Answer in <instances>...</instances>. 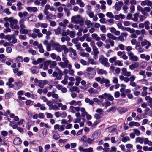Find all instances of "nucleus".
<instances>
[{
	"instance_id": "f257e3e1",
	"label": "nucleus",
	"mask_w": 152,
	"mask_h": 152,
	"mask_svg": "<svg viewBox=\"0 0 152 152\" xmlns=\"http://www.w3.org/2000/svg\"><path fill=\"white\" fill-rule=\"evenodd\" d=\"M71 21L73 23L79 24L80 26H82L84 24L83 19L79 15L73 16L71 18Z\"/></svg>"
},
{
	"instance_id": "f03ea898",
	"label": "nucleus",
	"mask_w": 152,
	"mask_h": 152,
	"mask_svg": "<svg viewBox=\"0 0 152 152\" xmlns=\"http://www.w3.org/2000/svg\"><path fill=\"white\" fill-rule=\"evenodd\" d=\"M62 59L66 67L68 68H72V66L68 60L66 55L62 54Z\"/></svg>"
},
{
	"instance_id": "7ed1b4c3",
	"label": "nucleus",
	"mask_w": 152,
	"mask_h": 152,
	"mask_svg": "<svg viewBox=\"0 0 152 152\" xmlns=\"http://www.w3.org/2000/svg\"><path fill=\"white\" fill-rule=\"evenodd\" d=\"M99 61L105 67L108 68L110 66V64L108 62V59L105 57H101L99 59Z\"/></svg>"
},
{
	"instance_id": "20e7f679",
	"label": "nucleus",
	"mask_w": 152,
	"mask_h": 152,
	"mask_svg": "<svg viewBox=\"0 0 152 152\" xmlns=\"http://www.w3.org/2000/svg\"><path fill=\"white\" fill-rule=\"evenodd\" d=\"M129 56V59L133 61H137L138 60L139 58L136 56L134 55L132 52H130L127 53Z\"/></svg>"
},
{
	"instance_id": "39448f33",
	"label": "nucleus",
	"mask_w": 152,
	"mask_h": 152,
	"mask_svg": "<svg viewBox=\"0 0 152 152\" xmlns=\"http://www.w3.org/2000/svg\"><path fill=\"white\" fill-rule=\"evenodd\" d=\"M87 73L89 76H94L95 74V71L91 67H88L86 69Z\"/></svg>"
},
{
	"instance_id": "423d86ee",
	"label": "nucleus",
	"mask_w": 152,
	"mask_h": 152,
	"mask_svg": "<svg viewBox=\"0 0 152 152\" xmlns=\"http://www.w3.org/2000/svg\"><path fill=\"white\" fill-rule=\"evenodd\" d=\"M4 20L5 21H9L10 23H13L14 24H16L18 23V21L17 19H14L13 17L8 18L7 17H5L4 18Z\"/></svg>"
},
{
	"instance_id": "0eeeda50",
	"label": "nucleus",
	"mask_w": 152,
	"mask_h": 152,
	"mask_svg": "<svg viewBox=\"0 0 152 152\" xmlns=\"http://www.w3.org/2000/svg\"><path fill=\"white\" fill-rule=\"evenodd\" d=\"M124 5V3L121 1H119L116 2L114 7L116 10L119 11L121 10V7Z\"/></svg>"
},
{
	"instance_id": "6e6552de",
	"label": "nucleus",
	"mask_w": 152,
	"mask_h": 152,
	"mask_svg": "<svg viewBox=\"0 0 152 152\" xmlns=\"http://www.w3.org/2000/svg\"><path fill=\"white\" fill-rule=\"evenodd\" d=\"M117 55L124 60H127L128 57L126 55L125 51H118L117 53Z\"/></svg>"
},
{
	"instance_id": "1a4fd4ad",
	"label": "nucleus",
	"mask_w": 152,
	"mask_h": 152,
	"mask_svg": "<svg viewBox=\"0 0 152 152\" xmlns=\"http://www.w3.org/2000/svg\"><path fill=\"white\" fill-rule=\"evenodd\" d=\"M122 75L124 76L129 77L131 75V72L129 71H127V69L126 68H123L121 69Z\"/></svg>"
},
{
	"instance_id": "9d476101",
	"label": "nucleus",
	"mask_w": 152,
	"mask_h": 152,
	"mask_svg": "<svg viewBox=\"0 0 152 152\" xmlns=\"http://www.w3.org/2000/svg\"><path fill=\"white\" fill-rule=\"evenodd\" d=\"M110 82L109 80L103 78L102 79L101 82H100V83L103 84L104 83L105 84V86L107 87H108L110 86Z\"/></svg>"
},
{
	"instance_id": "9b49d317",
	"label": "nucleus",
	"mask_w": 152,
	"mask_h": 152,
	"mask_svg": "<svg viewBox=\"0 0 152 152\" xmlns=\"http://www.w3.org/2000/svg\"><path fill=\"white\" fill-rule=\"evenodd\" d=\"M69 110L72 113H75L76 112H78L80 111V107H74L71 105L69 107Z\"/></svg>"
},
{
	"instance_id": "f8f14e48",
	"label": "nucleus",
	"mask_w": 152,
	"mask_h": 152,
	"mask_svg": "<svg viewBox=\"0 0 152 152\" xmlns=\"http://www.w3.org/2000/svg\"><path fill=\"white\" fill-rule=\"evenodd\" d=\"M135 49L139 53H142L145 51L144 49L142 48L139 43L136 44Z\"/></svg>"
},
{
	"instance_id": "ddd939ff",
	"label": "nucleus",
	"mask_w": 152,
	"mask_h": 152,
	"mask_svg": "<svg viewBox=\"0 0 152 152\" xmlns=\"http://www.w3.org/2000/svg\"><path fill=\"white\" fill-rule=\"evenodd\" d=\"M110 31L113 34H114L116 36H119L120 34V32L119 31L116 30V29L114 27H113L110 28Z\"/></svg>"
},
{
	"instance_id": "4468645a",
	"label": "nucleus",
	"mask_w": 152,
	"mask_h": 152,
	"mask_svg": "<svg viewBox=\"0 0 152 152\" xmlns=\"http://www.w3.org/2000/svg\"><path fill=\"white\" fill-rule=\"evenodd\" d=\"M48 65H50V67L51 68H53L55 67L57 63L56 61H52L50 60L47 61Z\"/></svg>"
},
{
	"instance_id": "2eb2a0df",
	"label": "nucleus",
	"mask_w": 152,
	"mask_h": 152,
	"mask_svg": "<svg viewBox=\"0 0 152 152\" xmlns=\"http://www.w3.org/2000/svg\"><path fill=\"white\" fill-rule=\"evenodd\" d=\"M97 72L98 74L99 75H106L107 74V71L102 69H99V68L97 69Z\"/></svg>"
},
{
	"instance_id": "dca6fc26",
	"label": "nucleus",
	"mask_w": 152,
	"mask_h": 152,
	"mask_svg": "<svg viewBox=\"0 0 152 152\" xmlns=\"http://www.w3.org/2000/svg\"><path fill=\"white\" fill-rule=\"evenodd\" d=\"M139 66V64L138 62H136L132 64L129 66V69L132 70H133L134 69L137 68Z\"/></svg>"
},
{
	"instance_id": "f3484780",
	"label": "nucleus",
	"mask_w": 152,
	"mask_h": 152,
	"mask_svg": "<svg viewBox=\"0 0 152 152\" xmlns=\"http://www.w3.org/2000/svg\"><path fill=\"white\" fill-rule=\"evenodd\" d=\"M15 89L18 90L20 89L23 86V83L21 82H18L15 83Z\"/></svg>"
},
{
	"instance_id": "a211bd4d",
	"label": "nucleus",
	"mask_w": 152,
	"mask_h": 152,
	"mask_svg": "<svg viewBox=\"0 0 152 152\" xmlns=\"http://www.w3.org/2000/svg\"><path fill=\"white\" fill-rule=\"evenodd\" d=\"M116 128L115 126H111L107 129V131L109 133H113L115 132Z\"/></svg>"
},
{
	"instance_id": "6ab92c4d",
	"label": "nucleus",
	"mask_w": 152,
	"mask_h": 152,
	"mask_svg": "<svg viewBox=\"0 0 152 152\" xmlns=\"http://www.w3.org/2000/svg\"><path fill=\"white\" fill-rule=\"evenodd\" d=\"M100 3L101 4V6L100 9L102 10H105L106 9V7L105 6V5L106 4V3L105 1L102 0L99 1Z\"/></svg>"
},
{
	"instance_id": "aec40b11",
	"label": "nucleus",
	"mask_w": 152,
	"mask_h": 152,
	"mask_svg": "<svg viewBox=\"0 0 152 152\" xmlns=\"http://www.w3.org/2000/svg\"><path fill=\"white\" fill-rule=\"evenodd\" d=\"M61 50L64 51V54H67L69 51V48H66V46L64 45H62L61 46Z\"/></svg>"
},
{
	"instance_id": "412c9836",
	"label": "nucleus",
	"mask_w": 152,
	"mask_h": 152,
	"mask_svg": "<svg viewBox=\"0 0 152 152\" xmlns=\"http://www.w3.org/2000/svg\"><path fill=\"white\" fill-rule=\"evenodd\" d=\"M21 142L22 141L18 137L15 138L13 141L14 144L16 145H18L20 144L21 143Z\"/></svg>"
},
{
	"instance_id": "4be33fe9",
	"label": "nucleus",
	"mask_w": 152,
	"mask_h": 152,
	"mask_svg": "<svg viewBox=\"0 0 152 152\" xmlns=\"http://www.w3.org/2000/svg\"><path fill=\"white\" fill-rule=\"evenodd\" d=\"M151 11L150 8L148 7H145L143 8V11L144 13L143 14L147 17L149 16V14L148 13H146L145 12H149Z\"/></svg>"
},
{
	"instance_id": "5701e85b",
	"label": "nucleus",
	"mask_w": 152,
	"mask_h": 152,
	"mask_svg": "<svg viewBox=\"0 0 152 152\" xmlns=\"http://www.w3.org/2000/svg\"><path fill=\"white\" fill-rule=\"evenodd\" d=\"M59 45H55L53 46V48L54 49L57 51L58 52H60L61 51V46Z\"/></svg>"
},
{
	"instance_id": "b1692460",
	"label": "nucleus",
	"mask_w": 152,
	"mask_h": 152,
	"mask_svg": "<svg viewBox=\"0 0 152 152\" xmlns=\"http://www.w3.org/2000/svg\"><path fill=\"white\" fill-rule=\"evenodd\" d=\"M26 9L29 12H36L38 10L37 9L36 7H27Z\"/></svg>"
},
{
	"instance_id": "393cba45",
	"label": "nucleus",
	"mask_w": 152,
	"mask_h": 152,
	"mask_svg": "<svg viewBox=\"0 0 152 152\" xmlns=\"http://www.w3.org/2000/svg\"><path fill=\"white\" fill-rule=\"evenodd\" d=\"M107 36L108 38L112 39L113 40H116L117 39V37L111 33H108L107 34Z\"/></svg>"
},
{
	"instance_id": "a878e982",
	"label": "nucleus",
	"mask_w": 152,
	"mask_h": 152,
	"mask_svg": "<svg viewBox=\"0 0 152 152\" xmlns=\"http://www.w3.org/2000/svg\"><path fill=\"white\" fill-rule=\"evenodd\" d=\"M129 125L131 127L133 126H134L138 127L140 125V124L139 123L137 122L131 121L129 123Z\"/></svg>"
},
{
	"instance_id": "bb28decb",
	"label": "nucleus",
	"mask_w": 152,
	"mask_h": 152,
	"mask_svg": "<svg viewBox=\"0 0 152 152\" xmlns=\"http://www.w3.org/2000/svg\"><path fill=\"white\" fill-rule=\"evenodd\" d=\"M91 37L93 39L97 41H99L100 39V38L97 34L96 33H93L91 35Z\"/></svg>"
},
{
	"instance_id": "cd10ccee",
	"label": "nucleus",
	"mask_w": 152,
	"mask_h": 152,
	"mask_svg": "<svg viewBox=\"0 0 152 152\" xmlns=\"http://www.w3.org/2000/svg\"><path fill=\"white\" fill-rule=\"evenodd\" d=\"M25 20L24 19H21L19 21V24L20 27V29H23L26 28V26L24 25V23Z\"/></svg>"
},
{
	"instance_id": "c85d7f7f",
	"label": "nucleus",
	"mask_w": 152,
	"mask_h": 152,
	"mask_svg": "<svg viewBox=\"0 0 152 152\" xmlns=\"http://www.w3.org/2000/svg\"><path fill=\"white\" fill-rule=\"evenodd\" d=\"M80 110L82 113L81 116L83 117H85L87 114V112L86 111V109L84 107L80 108Z\"/></svg>"
},
{
	"instance_id": "c756f323",
	"label": "nucleus",
	"mask_w": 152,
	"mask_h": 152,
	"mask_svg": "<svg viewBox=\"0 0 152 152\" xmlns=\"http://www.w3.org/2000/svg\"><path fill=\"white\" fill-rule=\"evenodd\" d=\"M144 138H141L140 137H137L136 139V142H139L140 144H143L144 142Z\"/></svg>"
},
{
	"instance_id": "7c9ffc66",
	"label": "nucleus",
	"mask_w": 152,
	"mask_h": 152,
	"mask_svg": "<svg viewBox=\"0 0 152 152\" xmlns=\"http://www.w3.org/2000/svg\"><path fill=\"white\" fill-rule=\"evenodd\" d=\"M124 30L130 32V33H133L135 31V30L134 29L131 28L129 27H124Z\"/></svg>"
},
{
	"instance_id": "2f4dec72",
	"label": "nucleus",
	"mask_w": 152,
	"mask_h": 152,
	"mask_svg": "<svg viewBox=\"0 0 152 152\" xmlns=\"http://www.w3.org/2000/svg\"><path fill=\"white\" fill-rule=\"evenodd\" d=\"M114 23V20L113 19L107 20L105 21V23L108 25H111Z\"/></svg>"
},
{
	"instance_id": "473e14b6",
	"label": "nucleus",
	"mask_w": 152,
	"mask_h": 152,
	"mask_svg": "<svg viewBox=\"0 0 152 152\" xmlns=\"http://www.w3.org/2000/svg\"><path fill=\"white\" fill-rule=\"evenodd\" d=\"M92 49L94 52L93 55L95 56H97L99 53L98 48L96 47Z\"/></svg>"
},
{
	"instance_id": "72a5a7b5",
	"label": "nucleus",
	"mask_w": 152,
	"mask_h": 152,
	"mask_svg": "<svg viewBox=\"0 0 152 152\" xmlns=\"http://www.w3.org/2000/svg\"><path fill=\"white\" fill-rule=\"evenodd\" d=\"M69 78V77L67 75L65 76L64 79L61 81V83L64 85H66L67 83V80Z\"/></svg>"
},
{
	"instance_id": "f704fd0d",
	"label": "nucleus",
	"mask_w": 152,
	"mask_h": 152,
	"mask_svg": "<svg viewBox=\"0 0 152 152\" xmlns=\"http://www.w3.org/2000/svg\"><path fill=\"white\" fill-rule=\"evenodd\" d=\"M88 92L91 94H96L98 93V91L95 90L93 88H91L88 90Z\"/></svg>"
},
{
	"instance_id": "c9c22d12",
	"label": "nucleus",
	"mask_w": 152,
	"mask_h": 152,
	"mask_svg": "<svg viewBox=\"0 0 152 152\" xmlns=\"http://www.w3.org/2000/svg\"><path fill=\"white\" fill-rule=\"evenodd\" d=\"M134 17L132 18V20L134 22H136L138 20V18L139 17V14L138 13H135L133 15Z\"/></svg>"
},
{
	"instance_id": "e433bc0d",
	"label": "nucleus",
	"mask_w": 152,
	"mask_h": 152,
	"mask_svg": "<svg viewBox=\"0 0 152 152\" xmlns=\"http://www.w3.org/2000/svg\"><path fill=\"white\" fill-rule=\"evenodd\" d=\"M105 42L106 43H110L112 47H113L114 46L115 44L114 42L113 41L111 40V39H110L108 38V39H107L105 40Z\"/></svg>"
},
{
	"instance_id": "4c0bfd02",
	"label": "nucleus",
	"mask_w": 152,
	"mask_h": 152,
	"mask_svg": "<svg viewBox=\"0 0 152 152\" xmlns=\"http://www.w3.org/2000/svg\"><path fill=\"white\" fill-rule=\"evenodd\" d=\"M147 16L142 15H139V20L140 22H143L144 20L146 18Z\"/></svg>"
},
{
	"instance_id": "58836bf2",
	"label": "nucleus",
	"mask_w": 152,
	"mask_h": 152,
	"mask_svg": "<svg viewBox=\"0 0 152 152\" xmlns=\"http://www.w3.org/2000/svg\"><path fill=\"white\" fill-rule=\"evenodd\" d=\"M133 131L134 133L137 136H139L141 134L140 131L137 129H134Z\"/></svg>"
},
{
	"instance_id": "ea45409f",
	"label": "nucleus",
	"mask_w": 152,
	"mask_h": 152,
	"mask_svg": "<svg viewBox=\"0 0 152 152\" xmlns=\"http://www.w3.org/2000/svg\"><path fill=\"white\" fill-rule=\"evenodd\" d=\"M76 3L81 7H83L84 6V3L82 0H77Z\"/></svg>"
},
{
	"instance_id": "a19ab883",
	"label": "nucleus",
	"mask_w": 152,
	"mask_h": 152,
	"mask_svg": "<svg viewBox=\"0 0 152 152\" xmlns=\"http://www.w3.org/2000/svg\"><path fill=\"white\" fill-rule=\"evenodd\" d=\"M70 91L71 92L75 91L77 93H79L80 90L78 87H73L70 89Z\"/></svg>"
},
{
	"instance_id": "79ce46f5",
	"label": "nucleus",
	"mask_w": 152,
	"mask_h": 152,
	"mask_svg": "<svg viewBox=\"0 0 152 152\" xmlns=\"http://www.w3.org/2000/svg\"><path fill=\"white\" fill-rule=\"evenodd\" d=\"M37 48L39 49V52L41 53H44V50L43 48V46L42 44H39L37 46Z\"/></svg>"
},
{
	"instance_id": "37998d69",
	"label": "nucleus",
	"mask_w": 152,
	"mask_h": 152,
	"mask_svg": "<svg viewBox=\"0 0 152 152\" xmlns=\"http://www.w3.org/2000/svg\"><path fill=\"white\" fill-rule=\"evenodd\" d=\"M108 94L105 93L102 95H99L98 96V98L101 99H105L107 97Z\"/></svg>"
},
{
	"instance_id": "c03bdc74",
	"label": "nucleus",
	"mask_w": 152,
	"mask_h": 152,
	"mask_svg": "<svg viewBox=\"0 0 152 152\" xmlns=\"http://www.w3.org/2000/svg\"><path fill=\"white\" fill-rule=\"evenodd\" d=\"M85 23L88 28L91 27L93 25L91 21L89 20H86L85 22Z\"/></svg>"
},
{
	"instance_id": "a18cd8bd",
	"label": "nucleus",
	"mask_w": 152,
	"mask_h": 152,
	"mask_svg": "<svg viewBox=\"0 0 152 152\" xmlns=\"http://www.w3.org/2000/svg\"><path fill=\"white\" fill-rule=\"evenodd\" d=\"M61 29L60 27H58L54 30L55 33L56 35H58L61 33Z\"/></svg>"
},
{
	"instance_id": "49530a36",
	"label": "nucleus",
	"mask_w": 152,
	"mask_h": 152,
	"mask_svg": "<svg viewBox=\"0 0 152 152\" xmlns=\"http://www.w3.org/2000/svg\"><path fill=\"white\" fill-rule=\"evenodd\" d=\"M35 16L33 15H31L28 18V20L29 21H34L35 20Z\"/></svg>"
},
{
	"instance_id": "de8ad7c7",
	"label": "nucleus",
	"mask_w": 152,
	"mask_h": 152,
	"mask_svg": "<svg viewBox=\"0 0 152 152\" xmlns=\"http://www.w3.org/2000/svg\"><path fill=\"white\" fill-rule=\"evenodd\" d=\"M87 14L90 18H93L94 17V14L91 10L87 11Z\"/></svg>"
},
{
	"instance_id": "09e8293b",
	"label": "nucleus",
	"mask_w": 152,
	"mask_h": 152,
	"mask_svg": "<svg viewBox=\"0 0 152 152\" xmlns=\"http://www.w3.org/2000/svg\"><path fill=\"white\" fill-rule=\"evenodd\" d=\"M114 65L115 66H122L123 65V63L120 60H117L115 62Z\"/></svg>"
},
{
	"instance_id": "8fccbe9b",
	"label": "nucleus",
	"mask_w": 152,
	"mask_h": 152,
	"mask_svg": "<svg viewBox=\"0 0 152 152\" xmlns=\"http://www.w3.org/2000/svg\"><path fill=\"white\" fill-rule=\"evenodd\" d=\"M58 77H57V80H60L61 79V77L63 75V73L62 72V71L61 70L58 71Z\"/></svg>"
},
{
	"instance_id": "3c124183",
	"label": "nucleus",
	"mask_w": 152,
	"mask_h": 152,
	"mask_svg": "<svg viewBox=\"0 0 152 152\" xmlns=\"http://www.w3.org/2000/svg\"><path fill=\"white\" fill-rule=\"evenodd\" d=\"M80 55L83 57L88 58L89 57V54L87 53L81 52L80 53Z\"/></svg>"
},
{
	"instance_id": "603ef678",
	"label": "nucleus",
	"mask_w": 152,
	"mask_h": 152,
	"mask_svg": "<svg viewBox=\"0 0 152 152\" xmlns=\"http://www.w3.org/2000/svg\"><path fill=\"white\" fill-rule=\"evenodd\" d=\"M13 95V93L11 92L7 93L5 94V97L6 99H8L10 98Z\"/></svg>"
},
{
	"instance_id": "864d4df0",
	"label": "nucleus",
	"mask_w": 152,
	"mask_h": 152,
	"mask_svg": "<svg viewBox=\"0 0 152 152\" xmlns=\"http://www.w3.org/2000/svg\"><path fill=\"white\" fill-rule=\"evenodd\" d=\"M146 101H148V102L150 104H152V98L149 96H146L145 98Z\"/></svg>"
},
{
	"instance_id": "5fc2aeb1",
	"label": "nucleus",
	"mask_w": 152,
	"mask_h": 152,
	"mask_svg": "<svg viewBox=\"0 0 152 152\" xmlns=\"http://www.w3.org/2000/svg\"><path fill=\"white\" fill-rule=\"evenodd\" d=\"M106 15L107 17L110 18H114V15L111 12H107L106 14Z\"/></svg>"
},
{
	"instance_id": "6e6d98bb",
	"label": "nucleus",
	"mask_w": 152,
	"mask_h": 152,
	"mask_svg": "<svg viewBox=\"0 0 152 152\" xmlns=\"http://www.w3.org/2000/svg\"><path fill=\"white\" fill-rule=\"evenodd\" d=\"M31 70L33 74L37 73L38 72L37 68L35 66L32 67L31 69Z\"/></svg>"
},
{
	"instance_id": "4d7b16f0",
	"label": "nucleus",
	"mask_w": 152,
	"mask_h": 152,
	"mask_svg": "<svg viewBox=\"0 0 152 152\" xmlns=\"http://www.w3.org/2000/svg\"><path fill=\"white\" fill-rule=\"evenodd\" d=\"M53 17H54L55 18H56V16L55 15H53L51 13H50L49 15H48L47 16H46V18L47 20H50Z\"/></svg>"
},
{
	"instance_id": "13d9d810",
	"label": "nucleus",
	"mask_w": 152,
	"mask_h": 152,
	"mask_svg": "<svg viewBox=\"0 0 152 152\" xmlns=\"http://www.w3.org/2000/svg\"><path fill=\"white\" fill-rule=\"evenodd\" d=\"M69 51L73 53V54L74 56H76L77 55V52L76 50L73 49L72 48H69Z\"/></svg>"
},
{
	"instance_id": "bf43d9fd",
	"label": "nucleus",
	"mask_w": 152,
	"mask_h": 152,
	"mask_svg": "<svg viewBox=\"0 0 152 152\" xmlns=\"http://www.w3.org/2000/svg\"><path fill=\"white\" fill-rule=\"evenodd\" d=\"M95 112L99 113L100 115H102L103 113V111L101 108H99L96 109L95 110Z\"/></svg>"
},
{
	"instance_id": "052dcab7",
	"label": "nucleus",
	"mask_w": 152,
	"mask_h": 152,
	"mask_svg": "<svg viewBox=\"0 0 152 152\" xmlns=\"http://www.w3.org/2000/svg\"><path fill=\"white\" fill-rule=\"evenodd\" d=\"M85 102L87 103H89L90 104H93L94 102L93 100H91L88 98H86L85 99Z\"/></svg>"
},
{
	"instance_id": "680f3d73",
	"label": "nucleus",
	"mask_w": 152,
	"mask_h": 152,
	"mask_svg": "<svg viewBox=\"0 0 152 152\" xmlns=\"http://www.w3.org/2000/svg\"><path fill=\"white\" fill-rule=\"evenodd\" d=\"M64 10L65 12L66 13L67 16L69 17V16L70 14V12L69 9L68 8H64Z\"/></svg>"
},
{
	"instance_id": "e2e57ef3",
	"label": "nucleus",
	"mask_w": 152,
	"mask_h": 152,
	"mask_svg": "<svg viewBox=\"0 0 152 152\" xmlns=\"http://www.w3.org/2000/svg\"><path fill=\"white\" fill-rule=\"evenodd\" d=\"M98 41V42H97L96 43L97 46L99 47H102L104 45L103 42L102 41L100 40Z\"/></svg>"
},
{
	"instance_id": "0e129e2a",
	"label": "nucleus",
	"mask_w": 152,
	"mask_h": 152,
	"mask_svg": "<svg viewBox=\"0 0 152 152\" xmlns=\"http://www.w3.org/2000/svg\"><path fill=\"white\" fill-rule=\"evenodd\" d=\"M137 9L138 11H140L143 14V13H144L143 11V8L140 5H138L137 6Z\"/></svg>"
},
{
	"instance_id": "69168bd1",
	"label": "nucleus",
	"mask_w": 152,
	"mask_h": 152,
	"mask_svg": "<svg viewBox=\"0 0 152 152\" xmlns=\"http://www.w3.org/2000/svg\"><path fill=\"white\" fill-rule=\"evenodd\" d=\"M49 109L50 110H58L59 108L57 105H52L51 107H50Z\"/></svg>"
},
{
	"instance_id": "338daca9",
	"label": "nucleus",
	"mask_w": 152,
	"mask_h": 152,
	"mask_svg": "<svg viewBox=\"0 0 152 152\" xmlns=\"http://www.w3.org/2000/svg\"><path fill=\"white\" fill-rule=\"evenodd\" d=\"M16 60L17 62H22L23 61V58L22 56H18L16 58Z\"/></svg>"
},
{
	"instance_id": "774afa93",
	"label": "nucleus",
	"mask_w": 152,
	"mask_h": 152,
	"mask_svg": "<svg viewBox=\"0 0 152 152\" xmlns=\"http://www.w3.org/2000/svg\"><path fill=\"white\" fill-rule=\"evenodd\" d=\"M29 53H31L33 55H34L36 54V52L34 50H33L31 48H30L28 50Z\"/></svg>"
}]
</instances>
